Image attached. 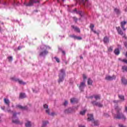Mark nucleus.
Listing matches in <instances>:
<instances>
[{
  "label": "nucleus",
  "instance_id": "nucleus-1",
  "mask_svg": "<svg viewBox=\"0 0 127 127\" xmlns=\"http://www.w3.org/2000/svg\"><path fill=\"white\" fill-rule=\"evenodd\" d=\"M117 111V114H115L114 116V119H116L117 120H126V116L121 112L122 108L117 106L115 108Z\"/></svg>",
  "mask_w": 127,
  "mask_h": 127
},
{
  "label": "nucleus",
  "instance_id": "nucleus-2",
  "mask_svg": "<svg viewBox=\"0 0 127 127\" xmlns=\"http://www.w3.org/2000/svg\"><path fill=\"white\" fill-rule=\"evenodd\" d=\"M7 112L10 113L11 114H13L11 118L12 123H13V124H15V125H21V123L19 122L18 118L16 116L18 113L14 112L13 111H11L10 109H7Z\"/></svg>",
  "mask_w": 127,
  "mask_h": 127
},
{
  "label": "nucleus",
  "instance_id": "nucleus-3",
  "mask_svg": "<svg viewBox=\"0 0 127 127\" xmlns=\"http://www.w3.org/2000/svg\"><path fill=\"white\" fill-rule=\"evenodd\" d=\"M21 6H32L34 4V3H39V1L36 0H30L29 2L28 3L26 2V1L25 0L24 2L21 0Z\"/></svg>",
  "mask_w": 127,
  "mask_h": 127
},
{
  "label": "nucleus",
  "instance_id": "nucleus-4",
  "mask_svg": "<svg viewBox=\"0 0 127 127\" xmlns=\"http://www.w3.org/2000/svg\"><path fill=\"white\" fill-rule=\"evenodd\" d=\"M60 73L59 74V83H61V82H63L64 81V77H65V70L64 69H62L60 70Z\"/></svg>",
  "mask_w": 127,
  "mask_h": 127
},
{
  "label": "nucleus",
  "instance_id": "nucleus-5",
  "mask_svg": "<svg viewBox=\"0 0 127 127\" xmlns=\"http://www.w3.org/2000/svg\"><path fill=\"white\" fill-rule=\"evenodd\" d=\"M87 121H91L92 123L94 124V126H99V121L94 120V116L92 114H88Z\"/></svg>",
  "mask_w": 127,
  "mask_h": 127
},
{
  "label": "nucleus",
  "instance_id": "nucleus-6",
  "mask_svg": "<svg viewBox=\"0 0 127 127\" xmlns=\"http://www.w3.org/2000/svg\"><path fill=\"white\" fill-rule=\"evenodd\" d=\"M116 28L118 31V34L122 36L123 35V38L127 39V36H126V34H124V32H123V30H122V29H121V27H116Z\"/></svg>",
  "mask_w": 127,
  "mask_h": 127
},
{
  "label": "nucleus",
  "instance_id": "nucleus-7",
  "mask_svg": "<svg viewBox=\"0 0 127 127\" xmlns=\"http://www.w3.org/2000/svg\"><path fill=\"white\" fill-rule=\"evenodd\" d=\"M81 3H82L85 7H90L91 6V2L88 0H82Z\"/></svg>",
  "mask_w": 127,
  "mask_h": 127
},
{
  "label": "nucleus",
  "instance_id": "nucleus-8",
  "mask_svg": "<svg viewBox=\"0 0 127 127\" xmlns=\"http://www.w3.org/2000/svg\"><path fill=\"white\" fill-rule=\"evenodd\" d=\"M91 103L93 106H96V107H98V108H103V104L101 103V102H97L96 101H92Z\"/></svg>",
  "mask_w": 127,
  "mask_h": 127
},
{
  "label": "nucleus",
  "instance_id": "nucleus-9",
  "mask_svg": "<svg viewBox=\"0 0 127 127\" xmlns=\"http://www.w3.org/2000/svg\"><path fill=\"white\" fill-rule=\"evenodd\" d=\"M49 52L47 49H44V51L41 52L39 54L40 56H42L43 57H45L47 54H48Z\"/></svg>",
  "mask_w": 127,
  "mask_h": 127
},
{
  "label": "nucleus",
  "instance_id": "nucleus-10",
  "mask_svg": "<svg viewBox=\"0 0 127 127\" xmlns=\"http://www.w3.org/2000/svg\"><path fill=\"white\" fill-rule=\"evenodd\" d=\"M71 12H72V13H75H75H76L77 14H79V15L81 17H82V16H83V15H84V13H83V11H77V9H73L72 11H71Z\"/></svg>",
  "mask_w": 127,
  "mask_h": 127
},
{
  "label": "nucleus",
  "instance_id": "nucleus-11",
  "mask_svg": "<svg viewBox=\"0 0 127 127\" xmlns=\"http://www.w3.org/2000/svg\"><path fill=\"white\" fill-rule=\"evenodd\" d=\"M116 78H117L116 75H113L112 76L107 75L105 77V79L107 80V81H113V80H116Z\"/></svg>",
  "mask_w": 127,
  "mask_h": 127
},
{
  "label": "nucleus",
  "instance_id": "nucleus-12",
  "mask_svg": "<svg viewBox=\"0 0 127 127\" xmlns=\"http://www.w3.org/2000/svg\"><path fill=\"white\" fill-rule=\"evenodd\" d=\"M86 87V84L84 82H81L79 86V89L81 92L84 91V89Z\"/></svg>",
  "mask_w": 127,
  "mask_h": 127
},
{
  "label": "nucleus",
  "instance_id": "nucleus-13",
  "mask_svg": "<svg viewBox=\"0 0 127 127\" xmlns=\"http://www.w3.org/2000/svg\"><path fill=\"white\" fill-rule=\"evenodd\" d=\"M74 112V109L72 108H68L64 111V114H71Z\"/></svg>",
  "mask_w": 127,
  "mask_h": 127
},
{
  "label": "nucleus",
  "instance_id": "nucleus-14",
  "mask_svg": "<svg viewBox=\"0 0 127 127\" xmlns=\"http://www.w3.org/2000/svg\"><path fill=\"white\" fill-rule=\"evenodd\" d=\"M127 22L126 21H121L120 23L121 27L122 28L123 30H124V31H126V30H127V28H125V26L126 24H127Z\"/></svg>",
  "mask_w": 127,
  "mask_h": 127
},
{
  "label": "nucleus",
  "instance_id": "nucleus-15",
  "mask_svg": "<svg viewBox=\"0 0 127 127\" xmlns=\"http://www.w3.org/2000/svg\"><path fill=\"white\" fill-rule=\"evenodd\" d=\"M12 79L14 80L16 82H18L19 84H20L21 85H25V82H23V81H22V80H20L18 78H12Z\"/></svg>",
  "mask_w": 127,
  "mask_h": 127
},
{
  "label": "nucleus",
  "instance_id": "nucleus-16",
  "mask_svg": "<svg viewBox=\"0 0 127 127\" xmlns=\"http://www.w3.org/2000/svg\"><path fill=\"white\" fill-rule=\"evenodd\" d=\"M69 37H71V38H74V39H77V40H82V37L79 36H77L76 35H70Z\"/></svg>",
  "mask_w": 127,
  "mask_h": 127
},
{
  "label": "nucleus",
  "instance_id": "nucleus-17",
  "mask_svg": "<svg viewBox=\"0 0 127 127\" xmlns=\"http://www.w3.org/2000/svg\"><path fill=\"white\" fill-rule=\"evenodd\" d=\"M4 102L8 107V108H9V105L10 104V101H9V100L8 99L4 98Z\"/></svg>",
  "mask_w": 127,
  "mask_h": 127
},
{
  "label": "nucleus",
  "instance_id": "nucleus-18",
  "mask_svg": "<svg viewBox=\"0 0 127 127\" xmlns=\"http://www.w3.org/2000/svg\"><path fill=\"white\" fill-rule=\"evenodd\" d=\"M78 102V100L76 98H72L70 99V103L71 104H77Z\"/></svg>",
  "mask_w": 127,
  "mask_h": 127
},
{
  "label": "nucleus",
  "instance_id": "nucleus-19",
  "mask_svg": "<svg viewBox=\"0 0 127 127\" xmlns=\"http://www.w3.org/2000/svg\"><path fill=\"white\" fill-rule=\"evenodd\" d=\"M25 126L26 127H31L32 126V124L31 122L29 121H27L25 123Z\"/></svg>",
  "mask_w": 127,
  "mask_h": 127
},
{
  "label": "nucleus",
  "instance_id": "nucleus-20",
  "mask_svg": "<svg viewBox=\"0 0 127 127\" xmlns=\"http://www.w3.org/2000/svg\"><path fill=\"white\" fill-rule=\"evenodd\" d=\"M71 28L74 29V31H76V32H80V29L77 26L71 25Z\"/></svg>",
  "mask_w": 127,
  "mask_h": 127
},
{
  "label": "nucleus",
  "instance_id": "nucleus-21",
  "mask_svg": "<svg viewBox=\"0 0 127 127\" xmlns=\"http://www.w3.org/2000/svg\"><path fill=\"white\" fill-rule=\"evenodd\" d=\"M17 108H19V109H21V110H28V108L27 107V106L23 107L22 106L20 105H18L16 106Z\"/></svg>",
  "mask_w": 127,
  "mask_h": 127
},
{
  "label": "nucleus",
  "instance_id": "nucleus-22",
  "mask_svg": "<svg viewBox=\"0 0 127 127\" xmlns=\"http://www.w3.org/2000/svg\"><path fill=\"white\" fill-rule=\"evenodd\" d=\"M121 81L123 85H127V79H126L125 77H122L121 78Z\"/></svg>",
  "mask_w": 127,
  "mask_h": 127
},
{
  "label": "nucleus",
  "instance_id": "nucleus-23",
  "mask_svg": "<svg viewBox=\"0 0 127 127\" xmlns=\"http://www.w3.org/2000/svg\"><path fill=\"white\" fill-rule=\"evenodd\" d=\"M50 110L49 109H46V113L49 115V116H54L55 115V113L54 112H52L50 114Z\"/></svg>",
  "mask_w": 127,
  "mask_h": 127
},
{
  "label": "nucleus",
  "instance_id": "nucleus-24",
  "mask_svg": "<svg viewBox=\"0 0 127 127\" xmlns=\"http://www.w3.org/2000/svg\"><path fill=\"white\" fill-rule=\"evenodd\" d=\"M24 98H26V95L25 93H21L19 95L20 99H24Z\"/></svg>",
  "mask_w": 127,
  "mask_h": 127
},
{
  "label": "nucleus",
  "instance_id": "nucleus-25",
  "mask_svg": "<svg viewBox=\"0 0 127 127\" xmlns=\"http://www.w3.org/2000/svg\"><path fill=\"white\" fill-rule=\"evenodd\" d=\"M114 11L116 12V14L120 15L121 14V10L119 8H114Z\"/></svg>",
  "mask_w": 127,
  "mask_h": 127
},
{
  "label": "nucleus",
  "instance_id": "nucleus-26",
  "mask_svg": "<svg viewBox=\"0 0 127 127\" xmlns=\"http://www.w3.org/2000/svg\"><path fill=\"white\" fill-rule=\"evenodd\" d=\"M103 42H104V43H105V44H106V43H109V38H108L107 37H105L103 39Z\"/></svg>",
  "mask_w": 127,
  "mask_h": 127
},
{
  "label": "nucleus",
  "instance_id": "nucleus-27",
  "mask_svg": "<svg viewBox=\"0 0 127 127\" xmlns=\"http://www.w3.org/2000/svg\"><path fill=\"white\" fill-rule=\"evenodd\" d=\"M62 58L63 62L65 63L66 64H68V62L66 61V56L63 55Z\"/></svg>",
  "mask_w": 127,
  "mask_h": 127
},
{
  "label": "nucleus",
  "instance_id": "nucleus-28",
  "mask_svg": "<svg viewBox=\"0 0 127 127\" xmlns=\"http://www.w3.org/2000/svg\"><path fill=\"white\" fill-rule=\"evenodd\" d=\"M40 48L42 50H43L44 49H46L47 50V48H48L49 49H51V48L50 47L46 46H42Z\"/></svg>",
  "mask_w": 127,
  "mask_h": 127
},
{
  "label": "nucleus",
  "instance_id": "nucleus-29",
  "mask_svg": "<svg viewBox=\"0 0 127 127\" xmlns=\"http://www.w3.org/2000/svg\"><path fill=\"white\" fill-rule=\"evenodd\" d=\"M95 100H101V95L100 94L94 95Z\"/></svg>",
  "mask_w": 127,
  "mask_h": 127
},
{
  "label": "nucleus",
  "instance_id": "nucleus-30",
  "mask_svg": "<svg viewBox=\"0 0 127 127\" xmlns=\"http://www.w3.org/2000/svg\"><path fill=\"white\" fill-rule=\"evenodd\" d=\"M114 53H115V55H119L120 54V50L119 49H116Z\"/></svg>",
  "mask_w": 127,
  "mask_h": 127
},
{
  "label": "nucleus",
  "instance_id": "nucleus-31",
  "mask_svg": "<svg viewBox=\"0 0 127 127\" xmlns=\"http://www.w3.org/2000/svg\"><path fill=\"white\" fill-rule=\"evenodd\" d=\"M47 125H48V121H43V125L41 127H46Z\"/></svg>",
  "mask_w": 127,
  "mask_h": 127
},
{
  "label": "nucleus",
  "instance_id": "nucleus-32",
  "mask_svg": "<svg viewBox=\"0 0 127 127\" xmlns=\"http://www.w3.org/2000/svg\"><path fill=\"white\" fill-rule=\"evenodd\" d=\"M88 85H92L93 84V80L91 78H88L87 80Z\"/></svg>",
  "mask_w": 127,
  "mask_h": 127
},
{
  "label": "nucleus",
  "instance_id": "nucleus-33",
  "mask_svg": "<svg viewBox=\"0 0 127 127\" xmlns=\"http://www.w3.org/2000/svg\"><path fill=\"white\" fill-rule=\"evenodd\" d=\"M119 98L121 101H124L125 100V96L124 95H119Z\"/></svg>",
  "mask_w": 127,
  "mask_h": 127
},
{
  "label": "nucleus",
  "instance_id": "nucleus-34",
  "mask_svg": "<svg viewBox=\"0 0 127 127\" xmlns=\"http://www.w3.org/2000/svg\"><path fill=\"white\" fill-rule=\"evenodd\" d=\"M122 69H123V72H125V71L126 72H127V66L126 65H124L123 66H122Z\"/></svg>",
  "mask_w": 127,
  "mask_h": 127
},
{
  "label": "nucleus",
  "instance_id": "nucleus-35",
  "mask_svg": "<svg viewBox=\"0 0 127 127\" xmlns=\"http://www.w3.org/2000/svg\"><path fill=\"white\" fill-rule=\"evenodd\" d=\"M80 115H82V116H84L85 114H86V110H83L82 111H81L80 112Z\"/></svg>",
  "mask_w": 127,
  "mask_h": 127
},
{
  "label": "nucleus",
  "instance_id": "nucleus-36",
  "mask_svg": "<svg viewBox=\"0 0 127 127\" xmlns=\"http://www.w3.org/2000/svg\"><path fill=\"white\" fill-rule=\"evenodd\" d=\"M72 18H73V21H74L76 23L77 21H78V18L76 17H73Z\"/></svg>",
  "mask_w": 127,
  "mask_h": 127
},
{
  "label": "nucleus",
  "instance_id": "nucleus-37",
  "mask_svg": "<svg viewBox=\"0 0 127 127\" xmlns=\"http://www.w3.org/2000/svg\"><path fill=\"white\" fill-rule=\"evenodd\" d=\"M7 59L9 62H11V61H12V57H8Z\"/></svg>",
  "mask_w": 127,
  "mask_h": 127
},
{
  "label": "nucleus",
  "instance_id": "nucleus-38",
  "mask_svg": "<svg viewBox=\"0 0 127 127\" xmlns=\"http://www.w3.org/2000/svg\"><path fill=\"white\" fill-rule=\"evenodd\" d=\"M64 106L66 107L67 105H68V101L67 100H65L64 102L63 103Z\"/></svg>",
  "mask_w": 127,
  "mask_h": 127
},
{
  "label": "nucleus",
  "instance_id": "nucleus-39",
  "mask_svg": "<svg viewBox=\"0 0 127 127\" xmlns=\"http://www.w3.org/2000/svg\"><path fill=\"white\" fill-rule=\"evenodd\" d=\"M108 51L109 52H112V51H113V47L111 46L108 48Z\"/></svg>",
  "mask_w": 127,
  "mask_h": 127
},
{
  "label": "nucleus",
  "instance_id": "nucleus-40",
  "mask_svg": "<svg viewBox=\"0 0 127 127\" xmlns=\"http://www.w3.org/2000/svg\"><path fill=\"white\" fill-rule=\"evenodd\" d=\"M44 109H46V110H49V109H48V105H47V104L44 105Z\"/></svg>",
  "mask_w": 127,
  "mask_h": 127
},
{
  "label": "nucleus",
  "instance_id": "nucleus-41",
  "mask_svg": "<svg viewBox=\"0 0 127 127\" xmlns=\"http://www.w3.org/2000/svg\"><path fill=\"white\" fill-rule=\"evenodd\" d=\"M55 59L56 60V61H57V62H58V63H59V62H60V60H59V59L56 57H55Z\"/></svg>",
  "mask_w": 127,
  "mask_h": 127
},
{
  "label": "nucleus",
  "instance_id": "nucleus-42",
  "mask_svg": "<svg viewBox=\"0 0 127 127\" xmlns=\"http://www.w3.org/2000/svg\"><path fill=\"white\" fill-rule=\"evenodd\" d=\"M59 50H61V51H62L63 55L65 56V51H62V49H59Z\"/></svg>",
  "mask_w": 127,
  "mask_h": 127
},
{
  "label": "nucleus",
  "instance_id": "nucleus-43",
  "mask_svg": "<svg viewBox=\"0 0 127 127\" xmlns=\"http://www.w3.org/2000/svg\"><path fill=\"white\" fill-rule=\"evenodd\" d=\"M94 27H95V25H94V24H91L90 28H94Z\"/></svg>",
  "mask_w": 127,
  "mask_h": 127
},
{
  "label": "nucleus",
  "instance_id": "nucleus-44",
  "mask_svg": "<svg viewBox=\"0 0 127 127\" xmlns=\"http://www.w3.org/2000/svg\"><path fill=\"white\" fill-rule=\"evenodd\" d=\"M83 81H85V79H87V76H86V75L83 74Z\"/></svg>",
  "mask_w": 127,
  "mask_h": 127
},
{
  "label": "nucleus",
  "instance_id": "nucleus-45",
  "mask_svg": "<svg viewBox=\"0 0 127 127\" xmlns=\"http://www.w3.org/2000/svg\"><path fill=\"white\" fill-rule=\"evenodd\" d=\"M124 44L125 47L127 49V42H124Z\"/></svg>",
  "mask_w": 127,
  "mask_h": 127
},
{
  "label": "nucleus",
  "instance_id": "nucleus-46",
  "mask_svg": "<svg viewBox=\"0 0 127 127\" xmlns=\"http://www.w3.org/2000/svg\"><path fill=\"white\" fill-rule=\"evenodd\" d=\"M123 62L127 64V60H126V59L123 60Z\"/></svg>",
  "mask_w": 127,
  "mask_h": 127
},
{
  "label": "nucleus",
  "instance_id": "nucleus-47",
  "mask_svg": "<svg viewBox=\"0 0 127 127\" xmlns=\"http://www.w3.org/2000/svg\"><path fill=\"white\" fill-rule=\"evenodd\" d=\"M119 102H120V101H119V100L113 101V103H115L116 104H118V103H119Z\"/></svg>",
  "mask_w": 127,
  "mask_h": 127
},
{
  "label": "nucleus",
  "instance_id": "nucleus-48",
  "mask_svg": "<svg viewBox=\"0 0 127 127\" xmlns=\"http://www.w3.org/2000/svg\"><path fill=\"white\" fill-rule=\"evenodd\" d=\"M21 48H22V47L19 46V47H18L17 50H20L21 49Z\"/></svg>",
  "mask_w": 127,
  "mask_h": 127
},
{
  "label": "nucleus",
  "instance_id": "nucleus-49",
  "mask_svg": "<svg viewBox=\"0 0 127 127\" xmlns=\"http://www.w3.org/2000/svg\"><path fill=\"white\" fill-rule=\"evenodd\" d=\"M1 110L3 111H4V109H5V107L4 106L1 107Z\"/></svg>",
  "mask_w": 127,
  "mask_h": 127
},
{
  "label": "nucleus",
  "instance_id": "nucleus-50",
  "mask_svg": "<svg viewBox=\"0 0 127 127\" xmlns=\"http://www.w3.org/2000/svg\"><path fill=\"white\" fill-rule=\"evenodd\" d=\"M118 60H119V61H121V62H123V60L121 58H119Z\"/></svg>",
  "mask_w": 127,
  "mask_h": 127
},
{
  "label": "nucleus",
  "instance_id": "nucleus-51",
  "mask_svg": "<svg viewBox=\"0 0 127 127\" xmlns=\"http://www.w3.org/2000/svg\"><path fill=\"white\" fill-rule=\"evenodd\" d=\"M90 29H91V31H94V28H90Z\"/></svg>",
  "mask_w": 127,
  "mask_h": 127
},
{
  "label": "nucleus",
  "instance_id": "nucleus-52",
  "mask_svg": "<svg viewBox=\"0 0 127 127\" xmlns=\"http://www.w3.org/2000/svg\"><path fill=\"white\" fill-rule=\"evenodd\" d=\"M125 111L126 112H127V107H125Z\"/></svg>",
  "mask_w": 127,
  "mask_h": 127
},
{
  "label": "nucleus",
  "instance_id": "nucleus-53",
  "mask_svg": "<svg viewBox=\"0 0 127 127\" xmlns=\"http://www.w3.org/2000/svg\"><path fill=\"white\" fill-rule=\"evenodd\" d=\"M125 56H126V57L127 58V52H126V53Z\"/></svg>",
  "mask_w": 127,
  "mask_h": 127
},
{
  "label": "nucleus",
  "instance_id": "nucleus-54",
  "mask_svg": "<svg viewBox=\"0 0 127 127\" xmlns=\"http://www.w3.org/2000/svg\"><path fill=\"white\" fill-rule=\"evenodd\" d=\"M93 32H94V33H97V31H96L95 30H94Z\"/></svg>",
  "mask_w": 127,
  "mask_h": 127
},
{
  "label": "nucleus",
  "instance_id": "nucleus-55",
  "mask_svg": "<svg viewBox=\"0 0 127 127\" xmlns=\"http://www.w3.org/2000/svg\"><path fill=\"white\" fill-rule=\"evenodd\" d=\"M33 91L34 93H37V91H36L35 90H34L33 89Z\"/></svg>",
  "mask_w": 127,
  "mask_h": 127
},
{
  "label": "nucleus",
  "instance_id": "nucleus-56",
  "mask_svg": "<svg viewBox=\"0 0 127 127\" xmlns=\"http://www.w3.org/2000/svg\"><path fill=\"white\" fill-rule=\"evenodd\" d=\"M90 99H93L94 98V96H90Z\"/></svg>",
  "mask_w": 127,
  "mask_h": 127
},
{
  "label": "nucleus",
  "instance_id": "nucleus-57",
  "mask_svg": "<svg viewBox=\"0 0 127 127\" xmlns=\"http://www.w3.org/2000/svg\"><path fill=\"white\" fill-rule=\"evenodd\" d=\"M80 59H83V57L80 56Z\"/></svg>",
  "mask_w": 127,
  "mask_h": 127
},
{
  "label": "nucleus",
  "instance_id": "nucleus-58",
  "mask_svg": "<svg viewBox=\"0 0 127 127\" xmlns=\"http://www.w3.org/2000/svg\"><path fill=\"white\" fill-rule=\"evenodd\" d=\"M4 4L5 5H6V4H7L6 2H4Z\"/></svg>",
  "mask_w": 127,
  "mask_h": 127
},
{
  "label": "nucleus",
  "instance_id": "nucleus-59",
  "mask_svg": "<svg viewBox=\"0 0 127 127\" xmlns=\"http://www.w3.org/2000/svg\"><path fill=\"white\" fill-rule=\"evenodd\" d=\"M125 11L127 12V7H126V8L125 9Z\"/></svg>",
  "mask_w": 127,
  "mask_h": 127
},
{
  "label": "nucleus",
  "instance_id": "nucleus-60",
  "mask_svg": "<svg viewBox=\"0 0 127 127\" xmlns=\"http://www.w3.org/2000/svg\"><path fill=\"white\" fill-rule=\"evenodd\" d=\"M1 30V28L0 27V31Z\"/></svg>",
  "mask_w": 127,
  "mask_h": 127
},
{
  "label": "nucleus",
  "instance_id": "nucleus-61",
  "mask_svg": "<svg viewBox=\"0 0 127 127\" xmlns=\"http://www.w3.org/2000/svg\"><path fill=\"white\" fill-rule=\"evenodd\" d=\"M35 11H36V12H37V10H35Z\"/></svg>",
  "mask_w": 127,
  "mask_h": 127
},
{
  "label": "nucleus",
  "instance_id": "nucleus-62",
  "mask_svg": "<svg viewBox=\"0 0 127 127\" xmlns=\"http://www.w3.org/2000/svg\"><path fill=\"white\" fill-rule=\"evenodd\" d=\"M21 3H22L21 2V3H20V5H21Z\"/></svg>",
  "mask_w": 127,
  "mask_h": 127
},
{
  "label": "nucleus",
  "instance_id": "nucleus-63",
  "mask_svg": "<svg viewBox=\"0 0 127 127\" xmlns=\"http://www.w3.org/2000/svg\"><path fill=\"white\" fill-rule=\"evenodd\" d=\"M1 2V1L0 0V3Z\"/></svg>",
  "mask_w": 127,
  "mask_h": 127
},
{
  "label": "nucleus",
  "instance_id": "nucleus-64",
  "mask_svg": "<svg viewBox=\"0 0 127 127\" xmlns=\"http://www.w3.org/2000/svg\"><path fill=\"white\" fill-rule=\"evenodd\" d=\"M0 123H1V120H0Z\"/></svg>",
  "mask_w": 127,
  "mask_h": 127
}]
</instances>
